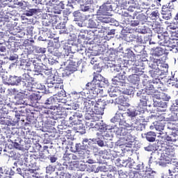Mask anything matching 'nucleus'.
Masks as SVG:
<instances>
[{"label":"nucleus","instance_id":"nucleus-1","mask_svg":"<svg viewBox=\"0 0 178 178\" xmlns=\"http://www.w3.org/2000/svg\"><path fill=\"white\" fill-rule=\"evenodd\" d=\"M153 84H149L145 88V92L148 95H154L155 97V93L158 91H167L168 89L165 88L163 83H161V79H153Z\"/></svg>","mask_w":178,"mask_h":178},{"label":"nucleus","instance_id":"nucleus-2","mask_svg":"<svg viewBox=\"0 0 178 178\" xmlns=\"http://www.w3.org/2000/svg\"><path fill=\"white\" fill-rule=\"evenodd\" d=\"M22 84L26 87L28 91H35V90H40V88H35L34 85V78L30 76L29 73L22 74Z\"/></svg>","mask_w":178,"mask_h":178},{"label":"nucleus","instance_id":"nucleus-3","mask_svg":"<svg viewBox=\"0 0 178 178\" xmlns=\"http://www.w3.org/2000/svg\"><path fill=\"white\" fill-rule=\"evenodd\" d=\"M86 90H88L90 91V92H92L95 97H97V95L101 92V90L99 89V84L96 83V81L94 80L86 84Z\"/></svg>","mask_w":178,"mask_h":178},{"label":"nucleus","instance_id":"nucleus-4","mask_svg":"<svg viewBox=\"0 0 178 178\" xmlns=\"http://www.w3.org/2000/svg\"><path fill=\"white\" fill-rule=\"evenodd\" d=\"M90 140L91 139L83 138L82 140V145L80 143L76 144L75 146L76 152H79V154L80 152H83V154H84V151H86V149L88 148V145L91 144Z\"/></svg>","mask_w":178,"mask_h":178},{"label":"nucleus","instance_id":"nucleus-5","mask_svg":"<svg viewBox=\"0 0 178 178\" xmlns=\"http://www.w3.org/2000/svg\"><path fill=\"white\" fill-rule=\"evenodd\" d=\"M105 106H106L105 104V102H104V99H99L95 103V111H96V113H97V115H104Z\"/></svg>","mask_w":178,"mask_h":178},{"label":"nucleus","instance_id":"nucleus-6","mask_svg":"<svg viewBox=\"0 0 178 178\" xmlns=\"http://www.w3.org/2000/svg\"><path fill=\"white\" fill-rule=\"evenodd\" d=\"M95 100H91L90 99H83V111L85 112H92L94 106H95Z\"/></svg>","mask_w":178,"mask_h":178},{"label":"nucleus","instance_id":"nucleus-7","mask_svg":"<svg viewBox=\"0 0 178 178\" xmlns=\"http://www.w3.org/2000/svg\"><path fill=\"white\" fill-rule=\"evenodd\" d=\"M173 2H176V0H172L168 3V6H163L162 7V13L163 16H168L166 17L170 18V16H172L170 10L169 9H175V5H173Z\"/></svg>","mask_w":178,"mask_h":178},{"label":"nucleus","instance_id":"nucleus-8","mask_svg":"<svg viewBox=\"0 0 178 178\" xmlns=\"http://www.w3.org/2000/svg\"><path fill=\"white\" fill-rule=\"evenodd\" d=\"M112 5L110 3H104L99 9V13L103 16H108L109 12H112Z\"/></svg>","mask_w":178,"mask_h":178},{"label":"nucleus","instance_id":"nucleus-9","mask_svg":"<svg viewBox=\"0 0 178 178\" xmlns=\"http://www.w3.org/2000/svg\"><path fill=\"white\" fill-rule=\"evenodd\" d=\"M154 97L156 99H162L163 101L169 102L170 100V95L165 92V91L159 90L154 94Z\"/></svg>","mask_w":178,"mask_h":178},{"label":"nucleus","instance_id":"nucleus-10","mask_svg":"<svg viewBox=\"0 0 178 178\" xmlns=\"http://www.w3.org/2000/svg\"><path fill=\"white\" fill-rule=\"evenodd\" d=\"M71 63L74 65H81L83 63V59L79 54H74L70 56Z\"/></svg>","mask_w":178,"mask_h":178},{"label":"nucleus","instance_id":"nucleus-11","mask_svg":"<svg viewBox=\"0 0 178 178\" xmlns=\"http://www.w3.org/2000/svg\"><path fill=\"white\" fill-rule=\"evenodd\" d=\"M126 115H127L126 113L117 111L115 116L111 120V121L112 122V123L118 122V123H120V122H122V120H124V116H126Z\"/></svg>","mask_w":178,"mask_h":178},{"label":"nucleus","instance_id":"nucleus-12","mask_svg":"<svg viewBox=\"0 0 178 178\" xmlns=\"http://www.w3.org/2000/svg\"><path fill=\"white\" fill-rule=\"evenodd\" d=\"M120 141H124L123 143L120 144V146L127 145L131 144V143L134 142V137H133V136H131V134L129 133V134L127 135V136L121 137Z\"/></svg>","mask_w":178,"mask_h":178},{"label":"nucleus","instance_id":"nucleus-13","mask_svg":"<svg viewBox=\"0 0 178 178\" xmlns=\"http://www.w3.org/2000/svg\"><path fill=\"white\" fill-rule=\"evenodd\" d=\"M131 127L134 129V130H136V131H141V130H143V124L140 122V120L136 119L132 120Z\"/></svg>","mask_w":178,"mask_h":178},{"label":"nucleus","instance_id":"nucleus-14","mask_svg":"<svg viewBox=\"0 0 178 178\" xmlns=\"http://www.w3.org/2000/svg\"><path fill=\"white\" fill-rule=\"evenodd\" d=\"M158 38L160 45H165L169 41V35L168 32H164L163 34L158 35Z\"/></svg>","mask_w":178,"mask_h":178},{"label":"nucleus","instance_id":"nucleus-15","mask_svg":"<svg viewBox=\"0 0 178 178\" xmlns=\"http://www.w3.org/2000/svg\"><path fill=\"white\" fill-rule=\"evenodd\" d=\"M37 170L34 169H28L24 175V178H38L37 177Z\"/></svg>","mask_w":178,"mask_h":178},{"label":"nucleus","instance_id":"nucleus-16","mask_svg":"<svg viewBox=\"0 0 178 178\" xmlns=\"http://www.w3.org/2000/svg\"><path fill=\"white\" fill-rule=\"evenodd\" d=\"M152 55L153 56H162L165 51L162 47H156L151 49Z\"/></svg>","mask_w":178,"mask_h":178},{"label":"nucleus","instance_id":"nucleus-17","mask_svg":"<svg viewBox=\"0 0 178 178\" xmlns=\"http://www.w3.org/2000/svg\"><path fill=\"white\" fill-rule=\"evenodd\" d=\"M149 73L151 77H152L153 80H160L159 76H161V70H159V68L152 70L149 72Z\"/></svg>","mask_w":178,"mask_h":178},{"label":"nucleus","instance_id":"nucleus-18","mask_svg":"<svg viewBox=\"0 0 178 178\" xmlns=\"http://www.w3.org/2000/svg\"><path fill=\"white\" fill-rule=\"evenodd\" d=\"M32 94H31L29 95V99H31V101H32L33 102H35V101H38L40 99H41V94L38 92L36 91L35 89V91H32Z\"/></svg>","mask_w":178,"mask_h":178},{"label":"nucleus","instance_id":"nucleus-19","mask_svg":"<svg viewBox=\"0 0 178 178\" xmlns=\"http://www.w3.org/2000/svg\"><path fill=\"white\" fill-rule=\"evenodd\" d=\"M139 104L138 106H147V102H148V96L145 94H140L139 96Z\"/></svg>","mask_w":178,"mask_h":178},{"label":"nucleus","instance_id":"nucleus-20","mask_svg":"<svg viewBox=\"0 0 178 178\" xmlns=\"http://www.w3.org/2000/svg\"><path fill=\"white\" fill-rule=\"evenodd\" d=\"M128 81L129 83H131V84H138V83H140V75L137 74L130 75L128 78Z\"/></svg>","mask_w":178,"mask_h":178},{"label":"nucleus","instance_id":"nucleus-21","mask_svg":"<svg viewBox=\"0 0 178 178\" xmlns=\"http://www.w3.org/2000/svg\"><path fill=\"white\" fill-rule=\"evenodd\" d=\"M22 81V78L16 76H10V83L12 86H18Z\"/></svg>","mask_w":178,"mask_h":178},{"label":"nucleus","instance_id":"nucleus-22","mask_svg":"<svg viewBox=\"0 0 178 178\" xmlns=\"http://www.w3.org/2000/svg\"><path fill=\"white\" fill-rule=\"evenodd\" d=\"M156 137V134L155 132L149 131L146 134V140L149 143H154L155 141Z\"/></svg>","mask_w":178,"mask_h":178},{"label":"nucleus","instance_id":"nucleus-23","mask_svg":"<svg viewBox=\"0 0 178 178\" xmlns=\"http://www.w3.org/2000/svg\"><path fill=\"white\" fill-rule=\"evenodd\" d=\"M88 26L90 27V29H101V26H99V22H97V19H89Z\"/></svg>","mask_w":178,"mask_h":178},{"label":"nucleus","instance_id":"nucleus-24","mask_svg":"<svg viewBox=\"0 0 178 178\" xmlns=\"http://www.w3.org/2000/svg\"><path fill=\"white\" fill-rule=\"evenodd\" d=\"M80 65H77V64H70L69 67L67 69V72H69V74H72V73H74V72H77V67Z\"/></svg>","mask_w":178,"mask_h":178},{"label":"nucleus","instance_id":"nucleus-25","mask_svg":"<svg viewBox=\"0 0 178 178\" xmlns=\"http://www.w3.org/2000/svg\"><path fill=\"white\" fill-rule=\"evenodd\" d=\"M96 22L97 23H99V22L101 23H109L111 19L106 17L99 16L97 17Z\"/></svg>","mask_w":178,"mask_h":178},{"label":"nucleus","instance_id":"nucleus-26","mask_svg":"<svg viewBox=\"0 0 178 178\" xmlns=\"http://www.w3.org/2000/svg\"><path fill=\"white\" fill-rule=\"evenodd\" d=\"M73 15L74 17L75 22H80L83 19V16H81V13H80L79 11L74 12Z\"/></svg>","mask_w":178,"mask_h":178},{"label":"nucleus","instance_id":"nucleus-27","mask_svg":"<svg viewBox=\"0 0 178 178\" xmlns=\"http://www.w3.org/2000/svg\"><path fill=\"white\" fill-rule=\"evenodd\" d=\"M138 19L139 20V23H142V24H144V23H147V21L148 20V19L147 18V16L144 14H140L138 16Z\"/></svg>","mask_w":178,"mask_h":178},{"label":"nucleus","instance_id":"nucleus-28","mask_svg":"<svg viewBox=\"0 0 178 178\" xmlns=\"http://www.w3.org/2000/svg\"><path fill=\"white\" fill-rule=\"evenodd\" d=\"M70 123L72 126H74L79 123V118L76 115L70 117Z\"/></svg>","mask_w":178,"mask_h":178},{"label":"nucleus","instance_id":"nucleus-29","mask_svg":"<svg viewBox=\"0 0 178 178\" xmlns=\"http://www.w3.org/2000/svg\"><path fill=\"white\" fill-rule=\"evenodd\" d=\"M113 81V84H114V86H123V85L124 84L122 81H121L118 76H114L113 79H112Z\"/></svg>","mask_w":178,"mask_h":178},{"label":"nucleus","instance_id":"nucleus-30","mask_svg":"<svg viewBox=\"0 0 178 178\" xmlns=\"http://www.w3.org/2000/svg\"><path fill=\"white\" fill-rule=\"evenodd\" d=\"M170 176H173L172 173H176L178 172V165H171L170 169L168 170Z\"/></svg>","mask_w":178,"mask_h":178},{"label":"nucleus","instance_id":"nucleus-31","mask_svg":"<svg viewBox=\"0 0 178 178\" xmlns=\"http://www.w3.org/2000/svg\"><path fill=\"white\" fill-rule=\"evenodd\" d=\"M129 131V130L127 129V128L122 127L121 129H120V135L122 137H127L130 133Z\"/></svg>","mask_w":178,"mask_h":178},{"label":"nucleus","instance_id":"nucleus-32","mask_svg":"<svg viewBox=\"0 0 178 178\" xmlns=\"http://www.w3.org/2000/svg\"><path fill=\"white\" fill-rule=\"evenodd\" d=\"M102 99H103V100L104 102V104H105L106 106L107 105H111L114 102L113 99H112V97H111V96L107 97L106 98H102Z\"/></svg>","mask_w":178,"mask_h":178},{"label":"nucleus","instance_id":"nucleus-33","mask_svg":"<svg viewBox=\"0 0 178 178\" xmlns=\"http://www.w3.org/2000/svg\"><path fill=\"white\" fill-rule=\"evenodd\" d=\"M155 129L159 130V131H162V130H165V124L159 122L155 125Z\"/></svg>","mask_w":178,"mask_h":178},{"label":"nucleus","instance_id":"nucleus-34","mask_svg":"<svg viewBox=\"0 0 178 178\" xmlns=\"http://www.w3.org/2000/svg\"><path fill=\"white\" fill-rule=\"evenodd\" d=\"M150 16L153 20L159 19V12L158 10H154L150 14Z\"/></svg>","mask_w":178,"mask_h":178},{"label":"nucleus","instance_id":"nucleus-35","mask_svg":"<svg viewBox=\"0 0 178 178\" xmlns=\"http://www.w3.org/2000/svg\"><path fill=\"white\" fill-rule=\"evenodd\" d=\"M88 120H91L92 122H99L100 117L97 115V113L92 114V115H90V118H88Z\"/></svg>","mask_w":178,"mask_h":178},{"label":"nucleus","instance_id":"nucleus-36","mask_svg":"<svg viewBox=\"0 0 178 178\" xmlns=\"http://www.w3.org/2000/svg\"><path fill=\"white\" fill-rule=\"evenodd\" d=\"M63 159L65 162H72V154H65L63 155Z\"/></svg>","mask_w":178,"mask_h":178},{"label":"nucleus","instance_id":"nucleus-37","mask_svg":"<svg viewBox=\"0 0 178 178\" xmlns=\"http://www.w3.org/2000/svg\"><path fill=\"white\" fill-rule=\"evenodd\" d=\"M127 113L128 116H129V118H136V116L138 115V113H137V111L129 110V111Z\"/></svg>","mask_w":178,"mask_h":178},{"label":"nucleus","instance_id":"nucleus-38","mask_svg":"<svg viewBox=\"0 0 178 178\" xmlns=\"http://www.w3.org/2000/svg\"><path fill=\"white\" fill-rule=\"evenodd\" d=\"M178 27V22H172L168 26V29L170 30H177Z\"/></svg>","mask_w":178,"mask_h":178},{"label":"nucleus","instance_id":"nucleus-39","mask_svg":"<svg viewBox=\"0 0 178 178\" xmlns=\"http://www.w3.org/2000/svg\"><path fill=\"white\" fill-rule=\"evenodd\" d=\"M60 3V1L59 0H50L49 1V4L50 6H55V5H56V6H59Z\"/></svg>","mask_w":178,"mask_h":178},{"label":"nucleus","instance_id":"nucleus-40","mask_svg":"<svg viewBox=\"0 0 178 178\" xmlns=\"http://www.w3.org/2000/svg\"><path fill=\"white\" fill-rule=\"evenodd\" d=\"M52 172H55V168L51 165L46 168V173L51 175Z\"/></svg>","mask_w":178,"mask_h":178},{"label":"nucleus","instance_id":"nucleus-41","mask_svg":"<svg viewBox=\"0 0 178 178\" xmlns=\"http://www.w3.org/2000/svg\"><path fill=\"white\" fill-rule=\"evenodd\" d=\"M93 81H102V76L99 74H94Z\"/></svg>","mask_w":178,"mask_h":178},{"label":"nucleus","instance_id":"nucleus-42","mask_svg":"<svg viewBox=\"0 0 178 178\" xmlns=\"http://www.w3.org/2000/svg\"><path fill=\"white\" fill-rule=\"evenodd\" d=\"M54 102H55V99L52 97H50L49 99L46 100V102L44 104L45 105H54Z\"/></svg>","mask_w":178,"mask_h":178},{"label":"nucleus","instance_id":"nucleus-43","mask_svg":"<svg viewBox=\"0 0 178 178\" xmlns=\"http://www.w3.org/2000/svg\"><path fill=\"white\" fill-rule=\"evenodd\" d=\"M120 126H123V127L124 129H127L128 127H131V124H128L127 122H126V118H124V120H122V122H120Z\"/></svg>","mask_w":178,"mask_h":178},{"label":"nucleus","instance_id":"nucleus-44","mask_svg":"<svg viewBox=\"0 0 178 178\" xmlns=\"http://www.w3.org/2000/svg\"><path fill=\"white\" fill-rule=\"evenodd\" d=\"M34 28L31 26H29L28 27H26V35H30V34H31L33 33V29Z\"/></svg>","mask_w":178,"mask_h":178},{"label":"nucleus","instance_id":"nucleus-45","mask_svg":"<svg viewBox=\"0 0 178 178\" xmlns=\"http://www.w3.org/2000/svg\"><path fill=\"white\" fill-rule=\"evenodd\" d=\"M157 106L159 108H168V104L165 102H160L159 103H158Z\"/></svg>","mask_w":178,"mask_h":178},{"label":"nucleus","instance_id":"nucleus-46","mask_svg":"<svg viewBox=\"0 0 178 178\" xmlns=\"http://www.w3.org/2000/svg\"><path fill=\"white\" fill-rule=\"evenodd\" d=\"M126 109L127 108L124 106L120 105L118 106V112H121L122 113H123V112H126Z\"/></svg>","mask_w":178,"mask_h":178},{"label":"nucleus","instance_id":"nucleus-47","mask_svg":"<svg viewBox=\"0 0 178 178\" xmlns=\"http://www.w3.org/2000/svg\"><path fill=\"white\" fill-rule=\"evenodd\" d=\"M116 76H118V78L121 81H122L124 83V79H126V76L123 74H118L116 75Z\"/></svg>","mask_w":178,"mask_h":178},{"label":"nucleus","instance_id":"nucleus-48","mask_svg":"<svg viewBox=\"0 0 178 178\" xmlns=\"http://www.w3.org/2000/svg\"><path fill=\"white\" fill-rule=\"evenodd\" d=\"M140 24V21L134 20L131 22V27H137Z\"/></svg>","mask_w":178,"mask_h":178},{"label":"nucleus","instance_id":"nucleus-49","mask_svg":"<svg viewBox=\"0 0 178 178\" xmlns=\"http://www.w3.org/2000/svg\"><path fill=\"white\" fill-rule=\"evenodd\" d=\"M60 176H62V178H71L72 175L69 173L65 172H60Z\"/></svg>","mask_w":178,"mask_h":178},{"label":"nucleus","instance_id":"nucleus-50","mask_svg":"<svg viewBox=\"0 0 178 178\" xmlns=\"http://www.w3.org/2000/svg\"><path fill=\"white\" fill-rule=\"evenodd\" d=\"M82 12H88L90 10V6H83L81 7Z\"/></svg>","mask_w":178,"mask_h":178},{"label":"nucleus","instance_id":"nucleus-51","mask_svg":"<svg viewBox=\"0 0 178 178\" xmlns=\"http://www.w3.org/2000/svg\"><path fill=\"white\" fill-rule=\"evenodd\" d=\"M17 55L16 54H13V55H10L9 57L10 60H16L17 59Z\"/></svg>","mask_w":178,"mask_h":178},{"label":"nucleus","instance_id":"nucleus-52","mask_svg":"<svg viewBox=\"0 0 178 178\" xmlns=\"http://www.w3.org/2000/svg\"><path fill=\"white\" fill-rule=\"evenodd\" d=\"M31 158L35 160L40 159V155H38V153H34L31 155Z\"/></svg>","mask_w":178,"mask_h":178},{"label":"nucleus","instance_id":"nucleus-53","mask_svg":"<svg viewBox=\"0 0 178 178\" xmlns=\"http://www.w3.org/2000/svg\"><path fill=\"white\" fill-rule=\"evenodd\" d=\"M63 81H62V79L60 80H54V83L52 84H63Z\"/></svg>","mask_w":178,"mask_h":178},{"label":"nucleus","instance_id":"nucleus-54","mask_svg":"<svg viewBox=\"0 0 178 178\" xmlns=\"http://www.w3.org/2000/svg\"><path fill=\"white\" fill-rule=\"evenodd\" d=\"M24 70H30L31 72V68L30 67V64L29 63H26L25 65V68H24Z\"/></svg>","mask_w":178,"mask_h":178},{"label":"nucleus","instance_id":"nucleus-55","mask_svg":"<svg viewBox=\"0 0 178 178\" xmlns=\"http://www.w3.org/2000/svg\"><path fill=\"white\" fill-rule=\"evenodd\" d=\"M57 159H58L54 156L50 157V161L51 162V163H55V162H56Z\"/></svg>","mask_w":178,"mask_h":178},{"label":"nucleus","instance_id":"nucleus-56","mask_svg":"<svg viewBox=\"0 0 178 178\" xmlns=\"http://www.w3.org/2000/svg\"><path fill=\"white\" fill-rule=\"evenodd\" d=\"M136 42H138V44H143V38H141V37L137 36Z\"/></svg>","mask_w":178,"mask_h":178},{"label":"nucleus","instance_id":"nucleus-57","mask_svg":"<svg viewBox=\"0 0 178 178\" xmlns=\"http://www.w3.org/2000/svg\"><path fill=\"white\" fill-rule=\"evenodd\" d=\"M71 159H73L74 161H77L79 160V157H77V156L74 154H71Z\"/></svg>","mask_w":178,"mask_h":178},{"label":"nucleus","instance_id":"nucleus-58","mask_svg":"<svg viewBox=\"0 0 178 178\" xmlns=\"http://www.w3.org/2000/svg\"><path fill=\"white\" fill-rule=\"evenodd\" d=\"M64 28H65V26H63V24H58L56 26V29H58L60 30H61V29H64Z\"/></svg>","mask_w":178,"mask_h":178},{"label":"nucleus","instance_id":"nucleus-59","mask_svg":"<svg viewBox=\"0 0 178 178\" xmlns=\"http://www.w3.org/2000/svg\"><path fill=\"white\" fill-rule=\"evenodd\" d=\"M39 155V159H45V155H44L42 153H38Z\"/></svg>","mask_w":178,"mask_h":178},{"label":"nucleus","instance_id":"nucleus-60","mask_svg":"<svg viewBox=\"0 0 178 178\" xmlns=\"http://www.w3.org/2000/svg\"><path fill=\"white\" fill-rule=\"evenodd\" d=\"M115 29H111L109 32H108V35H115Z\"/></svg>","mask_w":178,"mask_h":178},{"label":"nucleus","instance_id":"nucleus-61","mask_svg":"<svg viewBox=\"0 0 178 178\" xmlns=\"http://www.w3.org/2000/svg\"><path fill=\"white\" fill-rule=\"evenodd\" d=\"M97 144L99 147H104V142L102 140H98Z\"/></svg>","mask_w":178,"mask_h":178},{"label":"nucleus","instance_id":"nucleus-62","mask_svg":"<svg viewBox=\"0 0 178 178\" xmlns=\"http://www.w3.org/2000/svg\"><path fill=\"white\" fill-rule=\"evenodd\" d=\"M55 56H60L62 55V53L59 52L58 50L56 51L54 53Z\"/></svg>","mask_w":178,"mask_h":178},{"label":"nucleus","instance_id":"nucleus-63","mask_svg":"<svg viewBox=\"0 0 178 178\" xmlns=\"http://www.w3.org/2000/svg\"><path fill=\"white\" fill-rule=\"evenodd\" d=\"M72 109H74V111H77V109H79V104H75L74 106H72Z\"/></svg>","mask_w":178,"mask_h":178},{"label":"nucleus","instance_id":"nucleus-64","mask_svg":"<svg viewBox=\"0 0 178 178\" xmlns=\"http://www.w3.org/2000/svg\"><path fill=\"white\" fill-rule=\"evenodd\" d=\"M14 147L17 149H19L20 148V145L15 142L14 143Z\"/></svg>","mask_w":178,"mask_h":178}]
</instances>
